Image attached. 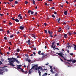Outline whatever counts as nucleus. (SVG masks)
Wrapping results in <instances>:
<instances>
[{
	"label": "nucleus",
	"instance_id": "25",
	"mask_svg": "<svg viewBox=\"0 0 76 76\" xmlns=\"http://www.w3.org/2000/svg\"><path fill=\"white\" fill-rule=\"evenodd\" d=\"M17 66L18 67H22V65H17Z\"/></svg>",
	"mask_w": 76,
	"mask_h": 76
},
{
	"label": "nucleus",
	"instance_id": "60",
	"mask_svg": "<svg viewBox=\"0 0 76 76\" xmlns=\"http://www.w3.org/2000/svg\"><path fill=\"white\" fill-rule=\"evenodd\" d=\"M7 53L9 55V54H10V53H9V52H7Z\"/></svg>",
	"mask_w": 76,
	"mask_h": 76
},
{
	"label": "nucleus",
	"instance_id": "38",
	"mask_svg": "<svg viewBox=\"0 0 76 76\" xmlns=\"http://www.w3.org/2000/svg\"><path fill=\"white\" fill-rule=\"evenodd\" d=\"M28 63H30V62H31V60L29 59L28 60Z\"/></svg>",
	"mask_w": 76,
	"mask_h": 76
},
{
	"label": "nucleus",
	"instance_id": "54",
	"mask_svg": "<svg viewBox=\"0 0 76 76\" xmlns=\"http://www.w3.org/2000/svg\"><path fill=\"white\" fill-rule=\"evenodd\" d=\"M60 59L61 60V61H62V62H64V61H63V59H61V58H60Z\"/></svg>",
	"mask_w": 76,
	"mask_h": 76
},
{
	"label": "nucleus",
	"instance_id": "59",
	"mask_svg": "<svg viewBox=\"0 0 76 76\" xmlns=\"http://www.w3.org/2000/svg\"><path fill=\"white\" fill-rule=\"evenodd\" d=\"M62 51H64V49H62Z\"/></svg>",
	"mask_w": 76,
	"mask_h": 76
},
{
	"label": "nucleus",
	"instance_id": "26",
	"mask_svg": "<svg viewBox=\"0 0 76 76\" xmlns=\"http://www.w3.org/2000/svg\"><path fill=\"white\" fill-rule=\"evenodd\" d=\"M67 47L68 48H71V47H72V46L69 45L67 46Z\"/></svg>",
	"mask_w": 76,
	"mask_h": 76
},
{
	"label": "nucleus",
	"instance_id": "42",
	"mask_svg": "<svg viewBox=\"0 0 76 76\" xmlns=\"http://www.w3.org/2000/svg\"><path fill=\"white\" fill-rule=\"evenodd\" d=\"M49 67L50 68V69H52L53 68V66H51V65H50Z\"/></svg>",
	"mask_w": 76,
	"mask_h": 76
},
{
	"label": "nucleus",
	"instance_id": "31",
	"mask_svg": "<svg viewBox=\"0 0 76 76\" xmlns=\"http://www.w3.org/2000/svg\"><path fill=\"white\" fill-rule=\"evenodd\" d=\"M35 1L34 0H33V3L34 4H35Z\"/></svg>",
	"mask_w": 76,
	"mask_h": 76
},
{
	"label": "nucleus",
	"instance_id": "10",
	"mask_svg": "<svg viewBox=\"0 0 76 76\" xmlns=\"http://www.w3.org/2000/svg\"><path fill=\"white\" fill-rule=\"evenodd\" d=\"M20 29L21 30H23L25 27L23 26H20L19 27Z\"/></svg>",
	"mask_w": 76,
	"mask_h": 76
},
{
	"label": "nucleus",
	"instance_id": "6",
	"mask_svg": "<svg viewBox=\"0 0 76 76\" xmlns=\"http://www.w3.org/2000/svg\"><path fill=\"white\" fill-rule=\"evenodd\" d=\"M18 17L20 19H22V16H21V14H19V15H18Z\"/></svg>",
	"mask_w": 76,
	"mask_h": 76
},
{
	"label": "nucleus",
	"instance_id": "22",
	"mask_svg": "<svg viewBox=\"0 0 76 76\" xmlns=\"http://www.w3.org/2000/svg\"><path fill=\"white\" fill-rule=\"evenodd\" d=\"M16 51L17 52H19L20 51V49H17L16 50Z\"/></svg>",
	"mask_w": 76,
	"mask_h": 76
},
{
	"label": "nucleus",
	"instance_id": "41",
	"mask_svg": "<svg viewBox=\"0 0 76 76\" xmlns=\"http://www.w3.org/2000/svg\"><path fill=\"white\" fill-rule=\"evenodd\" d=\"M44 31L46 34H47V31L46 30H44Z\"/></svg>",
	"mask_w": 76,
	"mask_h": 76
},
{
	"label": "nucleus",
	"instance_id": "64",
	"mask_svg": "<svg viewBox=\"0 0 76 76\" xmlns=\"http://www.w3.org/2000/svg\"><path fill=\"white\" fill-rule=\"evenodd\" d=\"M59 43H57V46H58V45H59Z\"/></svg>",
	"mask_w": 76,
	"mask_h": 76
},
{
	"label": "nucleus",
	"instance_id": "19",
	"mask_svg": "<svg viewBox=\"0 0 76 76\" xmlns=\"http://www.w3.org/2000/svg\"><path fill=\"white\" fill-rule=\"evenodd\" d=\"M41 51L40 50L38 52V54H39V55H41Z\"/></svg>",
	"mask_w": 76,
	"mask_h": 76
},
{
	"label": "nucleus",
	"instance_id": "36",
	"mask_svg": "<svg viewBox=\"0 0 76 76\" xmlns=\"http://www.w3.org/2000/svg\"><path fill=\"white\" fill-rule=\"evenodd\" d=\"M28 1H26L25 2V4H28Z\"/></svg>",
	"mask_w": 76,
	"mask_h": 76
},
{
	"label": "nucleus",
	"instance_id": "12",
	"mask_svg": "<svg viewBox=\"0 0 76 76\" xmlns=\"http://www.w3.org/2000/svg\"><path fill=\"white\" fill-rule=\"evenodd\" d=\"M68 35H69L70 36V35H71L72 34V32H68Z\"/></svg>",
	"mask_w": 76,
	"mask_h": 76
},
{
	"label": "nucleus",
	"instance_id": "50",
	"mask_svg": "<svg viewBox=\"0 0 76 76\" xmlns=\"http://www.w3.org/2000/svg\"><path fill=\"white\" fill-rule=\"evenodd\" d=\"M70 55L71 56H73V53H70Z\"/></svg>",
	"mask_w": 76,
	"mask_h": 76
},
{
	"label": "nucleus",
	"instance_id": "30",
	"mask_svg": "<svg viewBox=\"0 0 76 76\" xmlns=\"http://www.w3.org/2000/svg\"><path fill=\"white\" fill-rule=\"evenodd\" d=\"M48 32L49 34H51V31H50V30L48 31Z\"/></svg>",
	"mask_w": 76,
	"mask_h": 76
},
{
	"label": "nucleus",
	"instance_id": "34",
	"mask_svg": "<svg viewBox=\"0 0 76 76\" xmlns=\"http://www.w3.org/2000/svg\"><path fill=\"white\" fill-rule=\"evenodd\" d=\"M9 25H12V23L10 22V23H9Z\"/></svg>",
	"mask_w": 76,
	"mask_h": 76
},
{
	"label": "nucleus",
	"instance_id": "46",
	"mask_svg": "<svg viewBox=\"0 0 76 76\" xmlns=\"http://www.w3.org/2000/svg\"><path fill=\"white\" fill-rule=\"evenodd\" d=\"M7 34H9L10 33V30H8L7 31Z\"/></svg>",
	"mask_w": 76,
	"mask_h": 76
},
{
	"label": "nucleus",
	"instance_id": "56",
	"mask_svg": "<svg viewBox=\"0 0 76 76\" xmlns=\"http://www.w3.org/2000/svg\"><path fill=\"white\" fill-rule=\"evenodd\" d=\"M55 49H56V50H60V49H58V48H55Z\"/></svg>",
	"mask_w": 76,
	"mask_h": 76
},
{
	"label": "nucleus",
	"instance_id": "48",
	"mask_svg": "<svg viewBox=\"0 0 76 76\" xmlns=\"http://www.w3.org/2000/svg\"><path fill=\"white\" fill-rule=\"evenodd\" d=\"M34 70H38V68H36L34 69Z\"/></svg>",
	"mask_w": 76,
	"mask_h": 76
},
{
	"label": "nucleus",
	"instance_id": "58",
	"mask_svg": "<svg viewBox=\"0 0 76 76\" xmlns=\"http://www.w3.org/2000/svg\"><path fill=\"white\" fill-rule=\"evenodd\" d=\"M74 49L75 50H76V47H74Z\"/></svg>",
	"mask_w": 76,
	"mask_h": 76
},
{
	"label": "nucleus",
	"instance_id": "4",
	"mask_svg": "<svg viewBox=\"0 0 76 76\" xmlns=\"http://www.w3.org/2000/svg\"><path fill=\"white\" fill-rule=\"evenodd\" d=\"M41 67L39 66L37 68L38 70V73L39 74V76H41V72L40 71V70H39V69H41Z\"/></svg>",
	"mask_w": 76,
	"mask_h": 76
},
{
	"label": "nucleus",
	"instance_id": "57",
	"mask_svg": "<svg viewBox=\"0 0 76 76\" xmlns=\"http://www.w3.org/2000/svg\"><path fill=\"white\" fill-rule=\"evenodd\" d=\"M0 16H3V14L0 13Z\"/></svg>",
	"mask_w": 76,
	"mask_h": 76
},
{
	"label": "nucleus",
	"instance_id": "9",
	"mask_svg": "<svg viewBox=\"0 0 76 76\" xmlns=\"http://www.w3.org/2000/svg\"><path fill=\"white\" fill-rule=\"evenodd\" d=\"M31 42V41L30 40V39H29L28 40V41H26V43H28L29 44V45H31V43H30V42Z\"/></svg>",
	"mask_w": 76,
	"mask_h": 76
},
{
	"label": "nucleus",
	"instance_id": "21",
	"mask_svg": "<svg viewBox=\"0 0 76 76\" xmlns=\"http://www.w3.org/2000/svg\"><path fill=\"white\" fill-rule=\"evenodd\" d=\"M52 35H53V32H51V34H50V35L52 38V37H53V36H52Z\"/></svg>",
	"mask_w": 76,
	"mask_h": 76
},
{
	"label": "nucleus",
	"instance_id": "14",
	"mask_svg": "<svg viewBox=\"0 0 76 76\" xmlns=\"http://www.w3.org/2000/svg\"><path fill=\"white\" fill-rule=\"evenodd\" d=\"M32 69H30L29 71V74H31V73H32Z\"/></svg>",
	"mask_w": 76,
	"mask_h": 76
},
{
	"label": "nucleus",
	"instance_id": "37",
	"mask_svg": "<svg viewBox=\"0 0 76 76\" xmlns=\"http://www.w3.org/2000/svg\"><path fill=\"white\" fill-rule=\"evenodd\" d=\"M25 74H27V71H26L24 72Z\"/></svg>",
	"mask_w": 76,
	"mask_h": 76
},
{
	"label": "nucleus",
	"instance_id": "20",
	"mask_svg": "<svg viewBox=\"0 0 76 76\" xmlns=\"http://www.w3.org/2000/svg\"><path fill=\"white\" fill-rule=\"evenodd\" d=\"M72 62L73 63H75L76 62V60H74L73 61H72Z\"/></svg>",
	"mask_w": 76,
	"mask_h": 76
},
{
	"label": "nucleus",
	"instance_id": "1",
	"mask_svg": "<svg viewBox=\"0 0 76 76\" xmlns=\"http://www.w3.org/2000/svg\"><path fill=\"white\" fill-rule=\"evenodd\" d=\"M12 59L15 61L16 62V63H19V61H18V59H17V58H16L13 57H12V58H8L7 60L9 61H11L12 60Z\"/></svg>",
	"mask_w": 76,
	"mask_h": 76
},
{
	"label": "nucleus",
	"instance_id": "52",
	"mask_svg": "<svg viewBox=\"0 0 76 76\" xmlns=\"http://www.w3.org/2000/svg\"><path fill=\"white\" fill-rule=\"evenodd\" d=\"M0 31H3V29H2V28H0Z\"/></svg>",
	"mask_w": 76,
	"mask_h": 76
},
{
	"label": "nucleus",
	"instance_id": "2",
	"mask_svg": "<svg viewBox=\"0 0 76 76\" xmlns=\"http://www.w3.org/2000/svg\"><path fill=\"white\" fill-rule=\"evenodd\" d=\"M5 71L7 72V69L6 68L3 69V68L0 69V72H1L0 74H2V75H3V73H4Z\"/></svg>",
	"mask_w": 76,
	"mask_h": 76
},
{
	"label": "nucleus",
	"instance_id": "8",
	"mask_svg": "<svg viewBox=\"0 0 76 76\" xmlns=\"http://www.w3.org/2000/svg\"><path fill=\"white\" fill-rule=\"evenodd\" d=\"M17 68L18 69H20V70H21V71L22 72H24V71H23V69H22V68H21L20 67H17Z\"/></svg>",
	"mask_w": 76,
	"mask_h": 76
},
{
	"label": "nucleus",
	"instance_id": "27",
	"mask_svg": "<svg viewBox=\"0 0 76 76\" xmlns=\"http://www.w3.org/2000/svg\"><path fill=\"white\" fill-rule=\"evenodd\" d=\"M26 60V61H28V60H29V59L28 58H26L25 59Z\"/></svg>",
	"mask_w": 76,
	"mask_h": 76
},
{
	"label": "nucleus",
	"instance_id": "11",
	"mask_svg": "<svg viewBox=\"0 0 76 76\" xmlns=\"http://www.w3.org/2000/svg\"><path fill=\"white\" fill-rule=\"evenodd\" d=\"M66 28L67 29L69 30L70 29V28L69 27V26L68 25H67L66 26H65Z\"/></svg>",
	"mask_w": 76,
	"mask_h": 76
},
{
	"label": "nucleus",
	"instance_id": "39",
	"mask_svg": "<svg viewBox=\"0 0 76 76\" xmlns=\"http://www.w3.org/2000/svg\"><path fill=\"white\" fill-rule=\"evenodd\" d=\"M51 10H53V9H54V7H51Z\"/></svg>",
	"mask_w": 76,
	"mask_h": 76
},
{
	"label": "nucleus",
	"instance_id": "40",
	"mask_svg": "<svg viewBox=\"0 0 76 76\" xmlns=\"http://www.w3.org/2000/svg\"><path fill=\"white\" fill-rule=\"evenodd\" d=\"M3 64V63L1 62V61H0V65Z\"/></svg>",
	"mask_w": 76,
	"mask_h": 76
},
{
	"label": "nucleus",
	"instance_id": "55",
	"mask_svg": "<svg viewBox=\"0 0 76 76\" xmlns=\"http://www.w3.org/2000/svg\"><path fill=\"white\" fill-rule=\"evenodd\" d=\"M66 22H64L63 23V25H66Z\"/></svg>",
	"mask_w": 76,
	"mask_h": 76
},
{
	"label": "nucleus",
	"instance_id": "5",
	"mask_svg": "<svg viewBox=\"0 0 76 76\" xmlns=\"http://www.w3.org/2000/svg\"><path fill=\"white\" fill-rule=\"evenodd\" d=\"M38 66L37 65H34V66H33L31 69H34L35 68H38Z\"/></svg>",
	"mask_w": 76,
	"mask_h": 76
},
{
	"label": "nucleus",
	"instance_id": "45",
	"mask_svg": "<svg viewBox=\"0 0 76 76\" xmlns=\"http://www.w3.org/2000/svg\"><path fill=\"white\" fill-rule=\"evenodd\" d=\"M40 55H42V56H44V54L43 53H41V54H40Z\"/></svg>",
	"mask_w": 76,
	"mask_h": 76
},
{
	"label": "nucleus",
	"instance_id": "17",
	"mask_svg": "<svg viewBox=\"0 0 76 76\" xmlns=\"http://www.w3.org/2000/svg\"><path fill=\"white\" fill-rule=\"evenodd\" d=\"M32 35H33L32 36V37H33L34 38H35V35H34V34H32Z\"/></svg>",
	"mask_w": 76,
	"mask_h": 76
},
{
	"label": "nucleus",
	"instance_id": "51",
	"mask_svg": "<svg viewBox=\"0 0 76 76\" xmlns=\"http://www.w3.org/2000/svg\"><path fill=\"white\" fill-rule=\"evenodd\" d=\"M55 76H58V74L56 73L55 75Z\"/></svg>",
	"mask_w": 76,
	"mask_h": 76
},
{
	"label": "nucleus",
	"instance_id": "16",
	"mask_svg": "<svg viewBox=\"0 0 76 76\" xmlns=\"http://www.w3.org/2000/svg\"><path fill=\"white\" fill-rule=\"evenodd\" d=\"M64 13L65 15H67V11H65V12H64Z\"/></svg>",
	"mask_w": 76,
	"mask_h": 76
},
{
	"label": "nucleus",
	"instance_id": "49",
	"mask_svg": "<svg viewBox=\"0 0 76 76\" xmlns=\"http://www.w3.org/2000/svg\"><path fill=\"white\" fill-rule=\"evenodd\" d=\"M17 58H20V57H19V56H17Z\"/></svg>",
	"mask_w": 76,
	"mask_h": 76
},
{
	"label": "nucleus",
	"instance_id": "53",
	"mask_svg": "<svg viewBox=\"0 0 76 76\" xmlns=\"http://www.w3.org/2000/svg\"><path fill=\"white\" fill-rule=\"evenodd\" d=\"M66 51L67 53H69V52H70V51L69 50H67Z\"/></svg>",
	"mask_w": 76,
	"mask_h": 76
},
{
	"label": "nucleus",
	"instance_id": "3",
	"mask_svg": "<svg viewBox=\"0 0 76 76\" xmlns=\"http://www.w3.org/2000/svg\"><path fill=\"white\" fill-rule=\"evenodd\" d=\"M60 52L61 53H57L56 54H58V55H59V56H61V57H62L63 58H64V60H66V59L65 58H64V57L63 56V55H64V54H63V52Z\"/></svg>",
	"mask_w": 76,
	"mask_h": 76
},
{
	"label": "nucleus",
	"instance_id": "32",
	"mask_svg": "<svg viewBox=\"0 0 76 76\" xmlns=\"http://www.w3.org/2000/svg\"><path fill=\"white\" fill-rule=\"evenodd\" d=\"M4 39H5V40H7V38L6 37H4Z\"/></svg>",
	"mask_w": 76,
	"mask_h": 76
},
{
	"label": "nucleus",
	"instance_id": "43",
	"mask_svg": "<svg viewBox=\"0 0 76 76\" xmlns=\"http://www.w3.org/2000/svg\"><path fill=\"white\" fill-rule=\"evenodd\" d=\"M13 37H14L13 35H11V36H10V38H13Z\"/></svg>",
	"mask_w": 76,
	"mask_h": 76
},
{
	"label": "nucleus",
	"instance_id": "18",
	"mask_svg": "<svg viewBox=\"0 0 76 76\" xmlns=\"http://www.w3.org/2000/svg\"><path fill=\"white\" fill-rule=\"evenodd\" d=\"M14 20L17 22H19V20H18V19H14Z\"/></svg>",
	"mask_w": 76,
	"mask_h": 76
},
{
	"label": "nucleus",
	"instance_id": "44",
	"mask_svg": "<svg viewBox=\"0 0 76 76\" xmlns=\"http://www.w3.org/2000/svg\"><path fill=\"white\" fill-rule=\"evenodd\" d=\"M31 10H28V13H31Z\"/></svg>",
	"mask_w": 76,
	"mask_h": 76
},
{
	"label": "nucleus",
	"instance_id": "62",
	"mask_svg": "<svg viewBox=\"0 0 76 76\" xmlns=\"http://www.w3.org/2000/svg\"><path fill=\"white\" fill-rule=\"evenodd\" d=\"M73 45H74V47H76V45H75V44H73Z\"/></svg>",
	"mask_w": 76,
	"mask_h": 76
},
{
	"label": "nucleus",
	"instance_id": "47",
	"mask_svg": "<svg viewBox=\"0 0 76 76\" xmlns=\"http://www.w3.org/2000/svg\"><path fill=\"white\" fill-rule=\"evenodd\" d=\"M9 43L10 44V45H12V42H10Z\"/></svg>",
	"mask_w": 76,
	"mask_h": 76
},
{
	"label": "nucleus",
	"instance_id": "13",
	"mask_svg": "<svg viewBox=\"0 0 76 76\" xmlns=\"http://www.w3.org/2000/svg\"><path fill=\"white\" fill-rule=\"evenodd\" d=\"M54 44H55V42L54 41L52 42L51 47H53V46H54Z\"/></svg>",
	"mask_w": 76,
	"mask_h": 76
},
{
	"label": "nucleus",
	"instance_id": "24",
	"mask_svg": "<svg viewBox=\"0 0 76 76\" xmlns=\"http://www.w3.org/2000/svg\"><path fill=\"white\" fill-rule=\"evenodd\" d=\"M25 56H26V57H27L28 58V57H29V56H28V55H27V54H26L25 55Z\"/></svg>",
	"mask_w": 76,
	"mask_h": 76
},
{
	"label": "nucleus",
	"instance_id": "28",
	"mask_svg": "<svg viewBox=\"0 0 76 76\" xmlns=\"http://www.w3.org/2000/svg\"><path fill=\"white\" fill-rule=\"evenodd\" d=\"M66 37H67V34H64V38H66Z\"/></svg>",
	"mask_w": 76,
	"mask_h": 76
},
{
	"label": "nucleus",
	"instance_id": "23",
	"mask_svg": "<svg viewBox=\"0 0 76 76\" xmlns=\"http://www.w3.org/2000/svg\"><path fill=\"white\" fill-rule=\"evenodd\" d=\"M57 20L58 22L59 23H60V19H57Z\"/></svg>",
	"mask_w": 76,
	"mask_h": 76
},
{
	"label": "nucleus",
	"instance_id": "63",
	"mask_svg": "<svg viewBox=\"0 0 76 76\" xmlns=\"http://www.w3.org/2000/svg\"><path fill=\"white\" fill-rule=\"evenodd\" d=\"M67 61H69V62H71V61H70V60H67Z\"/></svg>",
	"mask_w": 76,
	"mask_h": 76
},
{
	"label": "nucleus",
	"instance_id": "15",
	"mask_svg": "<svg viewBox=\"0 0 76 76\" xmlns=\"http://www.w3.org/2000/svg\"><path fill=\"white\" fill-rule=\"evenodd\" d=\"M47 75V73H45L43 74L42 76H46Z\"/></svg>",
	"mask_w": 76,
	"mask_h": 76
},
{
	"label": "nucleus",
	"instance_id": "35",
	"mask_svg": "<svg viewBox=\"0 0 76 76\" xmlns=\"http://www.w3.org/2000/svg\"><path fill=\"white\" fill-rule=\"evenodd\" d=\"M31 15H32V14H34V12L32 11H31Z\"/></svg>",
	"mask_w": 76,
	"mask_h": 76
},
{
	"label": "nucleus",
	"instance_id": "33",
	"mask_svg": "<svg viewBox=\"0 0 76 76\" xmlns=\"http://www.w3.org/2000/svg\"><path fill=\"white\" fill-rule=\"evenodd\" d=\"M11 62H12V63H14V62H15V60H11V61H10Z\"/></svg>",
	"mask_w": 76,
	"mask_h": 76
},
{
	"label": "nucleus",
	"instance_id": "7",
	"mask_svg": "<svg viewBox=\"0 0 76 76\" xmlns=\"http://www.w3.org/2000/svg\"><path fill=\"white\" fill-rule=\"evenodd\" d=\"M9 62L10 63V65H11L12 66H15L14 65L13 63L11 62L10 61H9Z\"/></svg>",
	"mask_w": 76,
	"mask_h": 76
},
{
	"label": "nucleus",
	"instance_id": "61",
	"mask_svg": "<svg viewBox=\"0 0 76 76\" xmlns=\"http://www.w3.org/2000/svg\"><path fill=\"white\" fill-rule=\"evenodd\" d=\"M26 34H23V36H24V37H26Z\"/></svg>",
	"mask_w": 76,
	"mask_h": 76
},
{
	"label": "nucleus",
	"instance_id": "29",
	"mask_svg": "<svg viewBox=\"0 0 76 76\" xmlns=\"http://www.w3.org/2000/svg\"><path fill=\"white\" fill-rule=\"evenodd\" d=\"M47 56V54H46V55H44V56H42V58H44V57H46V56Z\"/></svg>",
	"mask_w": 76,
	"mask_h": 76
}]
</instances>
